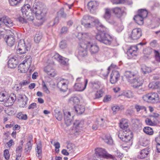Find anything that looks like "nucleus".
Listing matches in <instances>:
<instances>
[{"instance_id":"nucleus-15","label":"nucleus","mask_w":160,"mask_h":160,"mask_svg":"<svg viewBox=\"0 0 160 160\" xmlns=\"http://www.w3.org/2000/svg\"><path fill=\"white\" fill-rule=\"evenodd\" d=\"M120 74L118 72L113 70L110 77V82L112 84H114L118 80L120 77Z\"/></svg>"},{"instance_id":"nucleus-10","label":"nucleus","mask_w":160,"mask_h":160,"mask_svg":"<svg viewBox=\"0 0 160 160\" xmlns=\"http://www.w3.org/2000/svg\"><path fill=\"white\" fill-rule=\"evenodd\" d=\"M17 52L20 54H23L26 53L29 49L27 45H26L24 40H20L18 44Z\"/></svg>"},{"instance_id":"nucleus-37","label":"nucleus","mask_w":160,"mask_h":160,"mask_svg":"<svg viewBox=\"0 0 160 160\" xmlns=\"http://www.w3.org/2000/svg\"><path fill=\"white\" fill-rule=\"evenodd\" d=\"M9 4L12 6L19 5L23 1V0H8Z\"/></svg>"},{"instance_id":"nucleus-28","label":"nucleus","mask_w":160,"mask_h":160,"mask_svg":"<svg viewBox=\"0 0 160 160\" xmlns=\"http://www.w3.org/2000/svg\"><path fill=\"white\" fill-rule=\"evenodd\" d=\"M15 41L14 37L12 36H10L8 37L6 42L8 46L12 47L14 45Z\"/></svg>"},{"instance_id":"nucleus-17","label":"nucleus","mask_w":160,"mask_h":160,"mask_svg":"<svg viewBox=\"0 0 160 160\" xmlns=\"http://www.w3.org/2000/svg\"><path fill=\"white\" fill-rule=\"evenodd\" d=\"M143 82V79L141 78H134L129 83L132 84L134 88H137L142 85Z\"/></svg>"},{"instance_id":"nucleus-48","label":"nucleus","mask_w":160,"mask_h":160,"mask_svg":"<svg viewBox=\"0 0 160 160\" xmlns=\"http://www.w3.org/2000/svg\"><path fill=\"white\" fill-rule=\"evenodd\" d=\"M68 59L62 57V58L59 61V62L62 65H67L68 64Z\"/></svg>"},{"instance_id":"nucleus-45","label":"nucleus","mask_w":160,"mask_h":160,"mask_svg":"<svg viewBox=\"0 0 160 160\" xmlns=\"http://www.w3.org/2000/svg\"><path fill=\"white\" fill-rule=\"evenodd\" d=\"M42 37V36L41 33H38L36 34L34 37V41L35 42L37 43H39Z\"/></svg>"},{"instance_id":"nucleus-19","label":"nucleus","mask_w":160,"mask_h":160,"mask_svg":"<svg viewBox=\"0 0 160 160\" xmlns=\"http://www.w3.org/2000/svg\"><path fill=\"white\" fill-rule=\"evenodd\" d=\"M64 114L65 123L67 126H69L71 124L73 116H72L70 112L67 111H64Z\"/></svg>"},{"instance_id":"nucleus-24","label":"nucleus","mask_w":160,"mask_h":160,"mask_svg":"<svg viewBox=\"0 0 160 160\" xmlns=\"http://www.w3.org/2000/svg\"><path fill=\"white\" fill-rule=\"evenodd\" d=\"M149 149L145 148L141 150L138 156V158L140 159L145 158L149 153Z\"/></svg>"},{"instance_id":"nucleus-11","label":"nucleus","mask_w":160,"mask_h":160,"mask_svg":"<svg viewBox=\"0 0 160 160\" xmlns=\"http://www.w3.org/2000/svg\"><path fill=\"white\" fill-rule=\"evenodd\" d=\"M69 82L68 80L60 78L58 80L57 87L61 91L65 92L68 89V84Z\"/></svg>"},{"instance_id":"nucleus-57","label":"nucleus","mask_w":160,"mask_h":160,"mask_svg":"<svg viewBox=\"0 0 160 160\" xmlns=\"http://www.w3.org/2000/svg\"><path fill=\"white\" fill-rule=\"evenodd\" d=\"M112 49L108 48H105L104 49V54L106 56H108L112 52Z\"/></svg>"},{"instance_id":"nucleus-27","label":"nucleus","mask_w":160,"mask_h":160,"mask_svg":"<svg viewBox=\"0 0 160 160\" xmlns=\"http://www.w3.org/2000/svg\"><path fill=\"white\" fill-rule=\"evenodd\" d=\"M37 148L36 155L39 159H41L42 158V144L40 142L37 144Z\"/></svg>"},{"instance_id":"nucleus-8","label":"nucleus","mask_w":160,"mask_h":160,"mask_svg":"<svg viewBox=\"0 0 160 160\" xmlns=\"http://www.w3.org/2000/svg\"><path fill=\"white\" fill-rule=\"evenodd\" d=\"M80 39L78 38L81 41V42L80 46L79 48V51L78 52V55L79 57H86L87 55V51L86 50L87 48H85L86 44L83 39L82 38V36H80Z\"/></svg>"},{"instance_id":"nucleus-61","label":"nucleus","mask_w":160,"mask_h":160,"mask_svg":"<svg viewBox=\"0 0 160 160\" xmlns=\"http://www.w3.org/2000/svg\"><path fill=\"white\" fill-rule=\"evenodd\" d=\"M62 57L59 54L55 53L53 56V58L59 62L61 59L62 58Z\"/></svg>"},{"instance_id":"nucleus-55","label":"nucleus","mask_w":160,"mask_h":160,"mask_svg":"<svg viewBox=\"0 0 160 160\" xmlns=\"http://www.w3.org/2000/svg\"><path fill=\"white\" fill-rule=\"evenodd\" d=\"M23 143H22L20 145L16 148V152L17 153L20 154L22 151Z\"/></svg>"},{"instance_id":"nucleus-6","label":"nucleus","mask_w":160,"mask_h":160,"mask_svg":"<svg viewBox=\"0 0 160 160\" xmlns=\"http://www.w3.org/2000/svg\"><path fill=\"white\" fill-rule=\"evenodd\" d=\"M32 62V58L30 56L25 57V59L18 66V71L22 73H25L30 67Z\"/></svg>"},{"instance_id":"nucleus-7","label":"nucleus","mask_w":160,"mask_h":160,"mask_svg":"<svg viewBox=\"0 0 160 160\" xmlns=\"http://www.w3.org/2000/svg\"><path fill=\"white\" fill-rule=\"evenodd\" d=\"M143 99L147 102L155 103H157L159 101V98L156 92H151L143 96Z\"/></svg>"},{"instance_id":"nucleus-33","label":"nucleus","mask_w":160,"mask_h":160,"mask_svg":"<svg viewBox=\"0 0 160 160\" xmlns=\"http://www.w3.org/2000/svg\"><path fill=\"white\" fill-rule=\"evenodd\" d=\"M159 85V82H152L149 84L148 85V87L149 88L152 89H157L158 90V88Z\"/></svg>"},{"instance_id":"nucleus-59","label":"nucleus","mask_w":160,"mask_h":160,"mask_svg":"<svg viewBox=\"0 0 160 160\" xmlns=\"http://www.w3.org/2000/svg\"><path fill=\"white\" fill-rule=\"evenodd\" d=\"M70 101H72L74 104H77L79 102V99L77 97L71 98L70 99Z\"/></svg>"},{"instance_id":"nucleus-1","label":"nucleus","mask_w":160,"mask_h":160,"mask_svg":"<svg viewBox=\"0 0 160 160\" xmlns=\"http://www.w3.org/2000/svg\"><path fill=\"white\" fill-rule=\"evenodd\" d=\"M93 19L90 16L85 15L81 20V24L86 28H92L94 25H95L99 31L96 35V39L106 45L111 44L113 39L111 36L107 33L108 29L101 23L98 19Z\"/></svg>"},{"instance_id":"nucleus-63","label":"nucleus","mask_w":160,"mask_h":160,"mask_svg":"<svg viewBox=\"0 0 160 160\" xmlns=\"http://www.w3.org/2000/svg\"><path fill=\"white\" fill-rule=\"evenodd\" d=\"M60 47L62 49L65 48L66 47V42L65 40H63L59 43Z\"/></svg>"},{"instance_id":"nucleus-25","label":"nucleus","mask_w":160,"mask_h":160,"mask_svg":"<svg viewBox=\"0 0 160 160\" xmlns=\"http://www.w3.org/2000/svg\"><path fill=\"white\" fill-rule=\"evenodd\" d=\"M74 108L75 111L79 115L82 114L85 110V107L83 105H78Z\"/></svg>"},{"instance_id":"nucleus-54","label":"nucleus","mask_w":160,"mask_h":160,"mask_svg":"<svg viewBox=\"0 0 160 160\" xmlns=\"http://www.w3.org/2000/svg\"><path fill=\"white\" fill-rule=\"evenodd\" d=\"M55 116L58 121H61L62 119V113L59 111H58V112H56L55 114Z\"/></svg>"},{"instance_id":"nucleus-21","label":"nucleus","mask_w":160,"mask_h":160,"mask_svg":"<svg viewBox=\"0 0 160 160\" xmlns=\"http://www.w3.org/2000/svg\"><path fill=\"white\" fill-rule=\"evenodd\" d=\"M17 65L18 60L16 57H13L9 58L8 64V67L11 68H14L17 66Z\"/></svg>"},{"instance_id":"nucleus-34","label":"nucleus","mask_w":160,"mask_h":160,"mask_svg":"<svg viewBox=\"0 0 160 160\" xmlns=\"http://www.w3.org/2000/svg\"><path fill=\"white\" fill-rule=\"evenodd\" d=\"M145 122L147 125L150 126H155L157 124L156 119L153 120V119L151 117L150 118H146Z\"/></svg>"},{"instance_id":"nucleus-35","label":"nucleus","mask_w":160,"mask_h":160,"mask_svg":"<svg viewBox=\"0 0 160 160\" xmlns=\"http://www.w3.org/2000/svg\"><path fill=\"white\" fill-rule=\"evenodd\" d=\"M134 108L137 112L146 111V108L144 106L136 104L134 106Z\"/></svg>"},{"instance_id":"nucleus-53","label":"nucleus","mask_w":160,"mask_h":160,"mask_svg":"<svg viewBox=\"0 0 160 160\" xmlns=\"http://www.w3.org/2000/svg\"><path fill=\"white\" fill-rule=\"evenodd\" d=\"M24 18L20 17L18 18V19L19 21L22 24L26 23L28 22V20H29L27 19V18Z\"/></svg>"},{"instance_id":"nucleus-62","label":"nucleus","mask_w":160,"mask_h":160,"mask_svg":"<svg viewBox=\"0 0 160 160\" xmlns=\"http://www.w3.org/2000/svg\"><path fill=\"white\" fill-rule=\"evenodd\" d=\"M111 96L110 95H106L104 97L103 101L104 102H107L111 101Z\"/></svg>"},{"instance_id":"nucleus-22","label":"nucleus","mask_w":160,"mask_h":160,"mask_svg":"<svg viewBox=\"0 0 160 160\" xmlns=\"http://www.w3.org/2000/svg\"><path fill=\"white\" fill-rule=\"evenodd\" d=\"M136 73L134 72L130 71H126L124 74V76L126 78L128 82H130L136 76Z\"/></svg>"},{"instance_id":"nucleus-18","label":"nucleus","mask_w":160,"mask_h":160,"mask_svg":"<svg viewBox=\"0 0 160 160\" xmlns=\"http://www.w3.org/2000/svg\"><path fill=\"white\" fill-rule=\"evenodd\" d=\"M18 100H19V105L20 107L24 108L27 107V102L28 100L26 96H23L22 95H20Z\"/></svg>"},{"instance_id":"nucleus-30","label":"nucleus","mask_w":160,"mask_h":160,"mask_svg":"<svg viewBox=\"0 0 160 160\" xmlns=\"http://www.w3.org/2000/svg\"><path fill=\"white\" fill-rule=\"evenodd\" d=\"M133 19L138 24L142 25L143 24L144 19L138 15L135 16Z\"/></svg>"},{"instance_id":"nucleus-40","label":"nucleus","mask_w":160,"mask_h":160,"mask_svg":"<svg viewBox=\"0 0 160 160\" xmlns=\"http://www.w3.org/2000/svg\"><path fill=\"white\" fill-rule=\"evenodd\" d=\"M8 97V94L6 92H0V102H4L6 100V99Z\"/></svg>"},{"instance_id":"nucleus-13","label":"nucleus","mask_w":160,"mask_h":160,"mask_svg":"<svg viewBox=\"0 0 160 160\" xmlns=\"http://www.w3.org/2000/svg\"><path fill=\"white\" fill-rule=\"evenodd\" d=\"M88 82L87 79H86L84 83H77L74 86V89L76 91H82L86 88Z\"/></svg>"},{"instance_id":"nucleus-42","label":"nucleus","mask_w":160,"mask_h":160,"mask_svg":"<svg viewBox=\"0 0 160 160\" xmlns=\"http://www.w3.org/2000/svg\"><path fill=\"white\" fill-rule=\"evenodd\" d=\"M112 110L113 112L115 113L120 109L122 110L124 109V107L123 106H119L117 105H115L112 107Z\"/></svg>"},{"instance_id":"nucleus-44","label":"nucleus","mask_w":160,"mask_h":160,"mask_svg":"<svg viewBox=\"0 0 160 160\" xmlns=\"http://www.w3.org/2000/svg\"><path fill=\"white\" fill-rule=\"evenodd\" d=\"M17 117L19 119L26 120L27 118V116L26 114H23L22 112H19L17 115Z\"/></svg>"},{"instance_id":"nucleus-31","label":"nucleus","mask_w":160,"mask_h":160,"mask_svg":"<svg viewBox=\"0 0 160 160\" xmlns=\"http://www.w3.org/2000/svg\"><path fill=\"white\" fill-rule=\"evenodd\" d=\"M98 5V3L96 1H92L89 2L88 4V8L91 10L96 8Z\"/></svg>"},{"instance_id":"nucleus-43","label":"nucleus","mask_w":160,"mask_h":160,"mask_svg":"<svg viewBox=\"0 0 160 160\" xmlns=\"http://www.w3.org/2000/svg\"><path fill=\"white\" fill-rule=\"evenodd\" d=\"M117 66L116 65L113 63L108 68V71H107L106 73L103 74V75L104 77L105 78L107 77L110 70L112 68H117Z\"/></svg>"},{"instance_id":"nucleus-50","label":"nucleus","mask_w":160,"mask_h":160,"mask_svg":"<svg viewBox=\"0 0 160 160\" xmlns=\"http://www.w3.org/2000/svg\"><path fill=\"white\" fill-rule=\"evenodd\" d=\"M64 8H62L58 12V14L59 16H60L63 18H65L66 17V14L64 12Z\"/></svg>"},{"instance_id":"nucleus-4","label":"nucleus","mask_w":160,"mask_h":160,"mask_svg":"<svg viewBox=\"0 0 160 160\" xmlns=\"http://www.w3.org/2000/svg\"><path fill=\"white\" fill-rule=\"evenodd\" d=\"M80 36H82L83 39L86 45L85 48L88 49L92 54H95L98 52L99 50V48L98 45L96 43L91 42L89 41L90 38L88 34L87 33H82L79 32L78 33L77 36L78 38L80 39Z\"/></svg>"},{"instance_id":"nucleus-39","label":"nucleus","mask_w":160,"mask_h":160,"mask_svg":"<svg viewBox=\"0 0 160 160\" xmlns=\"http://www.w3.org/2000/svg\"><path fill=\"white\" fill-rule=\"evenodd\" d=\"M143 131L145 133L149 135H152L153 133L152 129L149 127H144L143 129Z\"/></svg>"},{"instance_id":"nucleus-20","label":"nucleus","mask_w":160,"mask_h":160,"mask_svg":"<svg viewBox=\"0 0 160 160\" xmlns=\"http://www.w3.org/2000/svg\"><path fill=\"white\" fill-rule=\"evenodd\" d=\"M1 20L5 26L7 27H11L13 25L12 21L9 17L4 16L1 18Z\"/></svg>"},{"instance_id":"nucleus-49","label":"nucleus","mask_w":160,"mask_h":160,"mask_svg":"<svg viewBox=\"0 0 160 160\" xmlns=\"http://www.w3.org/2000/svg\"><path fill=\"white\" fill-rule=\"evenodd\" d=\"M42 88L44 92L47 94H49L50 93V91L48 88L45 82L43 81L42 82Z\"/></svg>"},{"instance_id":"nucleus-52","label":"nucleus","mask_w":160,"mask_h":160,"mask_svg":"<svg viewBox=\"0 0 160 160\" xmlns=\"http://www.w3.org/2000/svg\"><path fill=\"white\" fill-rule=\"evenodd\" d=\"M3 155L4 157L6 160H8L9 159L10 155L8 149H5L4 150Z\"/></svg>"},{"instance_id":"nucleus-64","label":"nucleus","mask_w":160,"mask_h":160,"mask_svg":"<svg viewBox=\"0 0 160 160\" xmlns=\"http://www.w3.org/2000/svg\"><path fill=\"white\" fill-rule=\"evenodd\" d=\"M124 0H112V2L113 4H119L123 3Z\"/></svg>"},{"instance_id":"nucleus-3","label":"nucleus","mask_w":160,"mask_h":160,"mask_svg":"<svg viewBox=\"0 0 160 160\" xmlns=\"http://www.w3.org/2000/svg\"><path fill=\"white\" fill-rule=\"evenodd\" d=\"M119 126L122 130L119 132L118 137L127 145V147H129L132 144L133 134L128 128V120L122 119L120 121Z\"/></svg>"},{"instance_id":"nucleus-58","label":"nucleus","mask_w":160,"mask_h":160,"mask_svg":"<svg viewBox=\"0 0 160 160\" xmlns=\"http://www.w3.org/2000/svg\"><path fill=\"white\" fill-rule=\"evenodd\" d=\"M152 50L150 48H147L143 51V53L144 54L149 55L152 52Z\"/></svg>"},{"instance_id":"nucleus-47","label":"nucleus","mask_w":160,"mask_h":160,"mask_svg":"<svg viewBox=\"0 0 160 160\" xmlns=\"http://www.w3.org/2000/svg\"><path fill=\"white\" fill-rule=\"evenodd\" d=\"M32 148V144L30 141H29L27 144L25 148V152H29Z\"/></svg>"},{"instance_id":"nucleus-9","label":"nucleus","mask_w":160,"mask_h":160,"mask_svg":"<svg viewBox=\"0 0 160 160\" xmlns=\"http://www.w3.org/2000/svg\"><path fill=\"white\" fill-rule=\"evenodd\" d=\"M104 10L103 18L110 24H114L116 22L115 21L111 18V13L112 12L111 8H106L104 9Z\"/></svg>"},{"instance_id":"nucleus-16","label":"nucleus","mask_w":160,"mask_h":160,"mask_svg":"<svg viewBox=\"0 0 160 160\" xmlns=\"http://www.w3.org/2000/svg\"><path fill=\"white\" fill-rule=\"evenodd\" d=\"M111 9L113 13L118 18H121L124 12V9L123 8L116 7L111 8Z\"/></svg>"},{"instance_id":"nucleus-60","label":"nucleus","mask_w":160,"mask_h":160,"mask_svg":"<svg viewBox=\"0 0 160 160\" xmlns=\"http://www.w3.org/2000/svg\"><path fill=\"white\" fill-rule=\"evenodd\" d=\"M155 57L156 60L158 62H160V53L157 50H154Z\"/></svg>"},{"instance_id":"nucleus-36","label":"nucleus","mask_w":160,"mask_h":160,"mask_svg":"<svg viewBox=\"0 0 160 160\" xmlns=\"http://www.w3.org/2000/svg\"><path fill=\"white\" fill-rule=\"evenodd\" d=\"M141 70L142 72L144 74L149 73L151 72V68L148 67L144 65H142Z\"/></svg>"},{"instance_id":"nucleus-23","label":"nucleus","mask_w":160,"mask_h":160,"mask_svg":"<svg viewBox=\"0 0 160 160\" xmlns=\"http://www.w3.org/2000/svg\"><path fill=\"white\" fill-rule=\"evenodd\" d=\"M44 71L51 77H54L56 74L54 69L49 66L46 67L44 69Z\"/></svg>"},{"instance_id":"nucleus-14","label":"nucleus","mask_w":160,"mask_h":160,"mask_svg":"<svg viewBox=\"0 0 160 160\" xmlns=\"http://www.w3.org/2000/svg\"><path fill=\"white\" fill-rule=\"evenodd\" d=\"M138 50L137 46H132L128 49L127 54L129 59L136 57L137 55V51Z\"/></svg>"},{"instance_id":"nucleus-26","label":"nucleus","mask_w":160,"mask_h":160,"mask_svg":"<svg viewBox=\"0 0 160 160\" xmlns=\"http://www.w3.org/2000/svg\"><path fill=\"white\" fill-rule=\"evenodd\" d=\"M101 85V82L99 81L96 80L90 82V86L93 89L99 88Z\"/></svg>"},{"instance_id":"nucleus-12","label":"nucleus","mask_w":160,"mask_h":160,"mask_svg":"<svg viewBox=\"0 0 160 160\" xmlns=\"http://www.w3.org/2000/svg\"><path fill=\"white\" fill-rule=\"evenodd\" d=\"M142 31L140 28L134 29L132 31L131 34L129 38L132 40H137L142 36Z\"/></svg>"},{"instance_id":"nucleus-46","label":"nucleus","mask_w":160,"mask_h":160,"mask_svg":"<svg viewBox=\"0 0 160 160\" xmlns=\"http://www.w3.org/2000/svg\"><path fill=\"white\" fill-rule=\"evenodd\" d=\"M103 93V92L102 90L97 91L95 94V97L93 98L94 99H97L100 98L102 96Z\"/></svg>"},{"instance_id":"nucleus-29","label":"nucleus","mask_w":160,"mask_h":160,"mask_svg":"<svg viewBox=\"0 0 160 160\" xmlns=\"http://www.w3.org/2000/svg\"><path fill=\"white\" fill-rule=\"evenodd\" d=\"M148 14V12L146 9H141L138 11V15L141 16L143 19L147 17Z\"/></svg>"},{"instance_id":"nucleus-56","label":"nucleus","mask_w":160,"mask_h":160,"mask_svg":"<svg viewBox=\"0 0 160 160\" xmlns=\"http://www.w3.org/2000/svg\"><path fill=\"white\" fill-rule=\"evenodd\" d=\"M30 81L29 80H24L20 82L19 83V85L21 86L22 87L30 83Z\"/></svg>"},{"instance_id":"nucleus-51","label":"nucleus","mask_w":160,"mask_h":160,"mask_svg":"<svg viewBox=\"0 0 160 160\" xmlns=\"http://www.w3.org/2000/svg\"><path fill=\"white\" fill-rule=\"evenodd\" d=\"M5 105L7 106H11L13 104L14 102L10 100L9 98L6 99V100L4 101Z\"/></svg>"},{"instance_id":"nucleus-38","label":"nucleus","mask_w":160,"mask_h":160,"mask_svg":"<svg viewBox=\"0 0 160 160\" xmlns=\"http://www.w3.org/2000/svg\"><path fill=\"white\" fill-rule=\"evenodd\" d=\"M122 95L128 98H132L134 96V94L133 92L129 90L124 91L123 92Z\"/></svg>"},{"instance_id":"nucleus-32","label":"nucleus","mask_w":160,"mask_h":160,"mask_svg":"<svg viewBox=\"0 0 160 160\" xmlns=\"http://www.w3.org/2000/svg\"><path fill=\"white\" fill-rule=\"evenodd\" d=\"M68 151L70 153H72L75 151L76 148L75 145L72 143H68L67 146Z\"/></svg>"},{"instance_id":"nucleus-2","label":"nucleus","mask_w":160,"mask_h":160,"mask_svg":"<svg viewBox=\"0 0 160 160\" xmlns=\"http://www.w3.org/2000/svg\"><path fill=\"white\" fill-rule=\"evenodd\" d=\"M21 11L23 16L27 18L29 21H32L34 18L32 13L35 14L36 18L38 20H41L45 16V10L41 8L38 5V2L34 3L32 9L29 4H25L22 8Z\"/></svg>"},{"instance_id":"nucleus-5","label":"nucleus","mask_w":160,"mask_h":160,"mask_svg":"<svg viewBox=\"0 0 160 160\" xmlns=\"http://www.w3.org/2000/svg\"><path fill=\"white\" fill-rule=\"evenodd\" d=\"M95 153L97 157L100 159H112L114 160L115 159L114 156L108 153L104 149L102 148H98L95 149Z\"/></svg>"},{"instance_id":"nucleus-41","label":"nucleus","mask_w":160,"mask_h":160,"mask_svg":"<svg viewBox=\"0 0 160 160\" xmlns=\"http://www.w3.org/2000/svg\"><path fill=\"white\" fill-rule=\"evenodd\" d=\"M105 142L108 144L111 145L112 143V140L109 135H107L104 139Z\"/></svg>"}]
</instances>
